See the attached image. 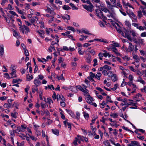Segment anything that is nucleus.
<instances>
[{"label":"nucleus","mask_w":146,"mask_h":146,"mask_svg":"<svg viewBox=\"0 0 146 146\" xmlns=\"http://www.w3.org/2000/svg\"><path fill=\"white\" fill-rule=\"evenodd\" d=\"M122 3L123 4V6L125 8L127 9V7L128 6L130 8L133 9L131 5L129 3H126L124 0H122Z\"/></svg>","instance_id":"9"},{"label":"nucleus","mask_w":146,"mask_h":146,"mask_svg":"<svg viewBox=\"0 0 146 146\" xmlns=\"http://www.w3.org/2000/svg\"><path fill=\"white\" fill-rule=\"evenodd\" d=\"M34 83L35 86H38L41 84V83L39 80L37 78H35L34 81Z\"/></svg>","instance_id":"10"},{"label":"nucleus","mask_w":146,"mask_h":146,"mask_svg":"<svg viewBox=\"0 0 146 146\" xmlns=\"http://www.w3.org/2000/svg\"><path fill=\"white\" fill-rule=\"evenodd\" d=\"M33 78L32 75L29 76V74H28L27 75L26 79L28 81H30Z\"/></svg>","instance_id":"28"},{"label":"nucleus","mask_w":146,"mask_h":146,"mask_svg":"<svg viewBox=\"0 0 146 146\" xmlns=\"http://www.w3.org/2000/svg\"><path fill=\"white\" fill-rule=\"evenodd\" d=\"M78 141V137H76L75 138V139L73 142V144L74 145L76 146L78 145L77 142Z\"/></svg>","instance_id":"42"},{"label":"nucleus","mask_w":146,"mask_h":146,"mask_svg":"<svg viewBox=\"0 0 146 146\" xmlns=\"http://www.w3.org/2000/svg\"><path fill=\"white\" fill-rule=\"evenodd\" d=\"M104 69H107L108 70H110L111 69V67L110 66H108L107 65H105L103 66Z\"/></svg>","instance_id":"51"},{"label":"nucleus","mask_w":146,"mask_h":146,"mask_svg":"<svg viewBox=\"0 0 146 146\" xmlns=\"http://www.w3.org/2000/svg\"><path fill=\"white\" fill-rule=\"evenodd\" d=\"M56 78H57V79L59 80H61L62 81H64L65 80V79L63 77V74H61L60 76H57L56 77Z\"/></svg>","instance_id":"22"},{"label":"nucleus","mask_w":146,"mask_h":146,"mask_svg":"<svg viewBox=\"0 0 146 146\" xmlns=\"http://www.w3.org/2000/svg\"><path fill=\"white\" fill-rule=\"evenodd\" d=\"M127 13L129 16L131 18H132L135 15L133 12H131L130 13L127 12Z\"/></svg>","instance_id":"46"},{"label":"nucleus","mask_w":146,"mask_h":146,"mask_svg":"<svg viewBox=\"0 0 146 146\" xmlns=\"http://www.w3.org/2000/svg\"><path fill=\"white\" fill-rule=\"evenodd\" d=\"M110 115L112 117L117 118V117L118 115L117 113H111Z\"/></svg>","instance_id":"29"},{"label":"nucleus","mask_w":146,"mask_h":146,"mask_svg":"<svg viewBox=\"0 0 146 146\" xmlns=\"http://www.w3.org/2000/svg\"><path fill=\"white\" fill-rule=\"evenodd\" d=\"M13 32V35L14 36L16 37H17V36H18L19 37H20V34L19 33L17 32L15 30H14Z\"/></svg>","instance_id":"33"},{"label":"nucleus","mask_w":146,"mask_h":146,"mask_svg":"<svg viewBox=\"0 0 146 146\" xmlns=\"http://www.w3.org/2000/svg\"><path fill=\"white\" fill-rule=\"evenodd\" d=\"M141 91L143 92L146 93V86H145L141 89Z\"/></svg>","instance_id":"59"},{"label":"nucleus","mask_w":146,"mask_h":146,"mask_svg":"<svg viewBox=\"0 0 146 146\" xmlns=\"http://www.w3.org/2000/svg\"><path fill=\"white\" fill-rule=\"evenodd\" d=\"M111 3L108 1H106V2L108 9L111 11H114V8L117 7L116 4L119 0H110Z\"/></svg>","instance_id":"2"},{"label":"nucleus","mask_w":146,"mask_h":146,"mask_svg":"<svg viewBox=\"0 0 146 146\" xmlns=\"http://www.w3.org/2000/svg\"><path fill=\"white\" fill-rule=\"evenodd\" d=\"M80 114L79 113L78 111L76 112V115L75 119L78 120L80 118Z\"/></svg>","instance_id":"41"},{"label":"nucleus","mask_w":146,"mask_h":146,"mask_svg":"<svg viewBox=\"0 0 146 146\" xmlns=\"http://www.w3.org/2000/svg\"><path fill=\"white\" fill-rule=\"evenodd\" d=\"M103 143L106 146H111L110 143L108 140H106L103 142Z\"/></svg>","instance_id":"40"},{"label":"nucleus","mask_w":146,"mask_h":146,"mask_svg":"<svg viewBox=\"0 0 146 146\" xmlns=\"http://www.w3.org/2000/svg\"><path fill=\"white\" fill-rule=\"evenodd\" d=\"M64 101H60V105L63 107H64L66 105V104Z\"/></svg>","instance_id":"57"},{"label":"nucleus","mask_w":146,"mask_h":146,"mask_svg":"<svg viewBox=\"0 0 146 146\" xmlns=\"http://www.w3.org/2000/svg\"><path fill=\"white\" fill-rule=\"evenodd\" d=\"M37 86H34L33 88L32 89V92L33 93H35V91H38Z\"/></svg>","instance_id":"45"},{"label":"nucleus","mask_w":146,"mask_h":146,"mask_svg":"<svg viewBox=\"0 0 146 146\" xmlns=\"http://www.w3.org/2000/svg\"><path fill=\"white\" fill-rule=\"evenodd\" d=\"M125 25L129 28H130L131 27V24L129 21H126L125 22Z\"/></svg>","instance_id":"35"},{"label":"nucleus","mask_w":146,"mask_h":146,"mask_svg":"<svg viewBox=\"0 0 146 146\" xmlns=\"http://www.w3.org/2000/svg\"><path fill=\"white\" fill-rule=\"evenodd\" d=\"M102 76V74L100 73H98L96 75H95V78H97L98 80H99L100 79V77Z\"/></svg>","instance_id":"37"},{"label":"nucleus","mask_w":146,"mask_h":146,"mask_svg":"<svg viewBox=\"0 0 146 146\" xmlns=\"http://www.w3.org/2000/svg\"><path fill=\"white\" fill-rule=\"evenodd\" d=\"M20 80V79H13V80L12 82L13 83H16L19 82Z\"/></svg>","instance_id":"61"},{"label":"nucleus","mask_w":146,"mask_h":146,"mask_svg":"<svg viewBox=\"0 0 146 146\" xmlns=\"http://www.w3.org/2000/svg\"><path fill=\"white\" fill-rule=\"evenodd\" d=\"M98 56L99 57V59L100 60L102 59V57L104 56L103 53L102 52H100L98 54Z\"/></svg>","instance_id":"50"},{"label":"nucleus","mask_w":146,"mask_h":146,"mask_svg":"<svg viewBox=\"0 0 146 146\" xmlns=\"http://www.w3.org/2000/svg\"><path fill=\"white\" fill-rule=\"evenodd\" d=\"M89 76L93 78H95V75L92 72H90V73Z\"/></svg>","instance_id":"64"},{"label":"nucleus","mask_w":146,"mask_h":146,"mask_svg":"<svg viewBox=\"0 0 146 146\" xmlns=\"http://www.w3.org/2000/svg\"><path fill=\"white\" fill-rule=\"evenodd\" d=\"M4 53V46L3 44L0 45V56H2Z\"/></svg>","instance_id":"16"},{"label":"nucleus","mask_w":146,"mask_h":146,"mask_svg":"<svg viewBox=\"0 0 146 146\" xmlns=\"http://www.w3.org/2000/svg\"><path fill=\"white\" fill-rule=\"evenodd\" d=\"M36 19H38L37 17L36 16H35L34 17H32L31 19H30L29 20V21L32 23L33 24L36 21Z\"/></svg>","instance_id":"19"},{"label":"nucleus","mask_w":146,"mask_h":146,"mask_svg":"<svg viewBox=\"0 0 146 146\" xmlns=\"http://www.w3.org/2000/svg\"><path fill=\"white\" fill-rule=\"evenodd\" d=\"M144 40L141 38H139L138 39V43L139 44H143Z\"/></svg>","instance_id":"56"},{"label":"nucleus","mask_w":146,"mask_h":146,"mask_svg":"<svg viewBox=\"0 0 146 146\" xmlns=\"http://www.w3.org/2000/svg\"><path fill=\"white\" fill-rule=\"evenodd\" d=\"M70 90L72 92H76L77 90V88L76 87L73 86L71 87L70 88Z\"/></svg>","instance_id":"47"},{"label":"nucleus","mask_w":146,"mask_h":146,"mask_svg":"<svg viewBox=\"0 0 146 146\" xmlns=\"http://www.w3.org/2000/svg\"><path fill=\"white\" fill-rule=\"evenodd\" d=\"M52 133L58 136L59 135V131L57 129H52Z\"/></svg>","instance_id":"31"},{"label":"nucleus","mask_w":146,"mask_h":146,"mask_svg":"<svg viewBox=\"0 0 146 146\" xmlns=\"http://www.w3.org/2000/svg\"><path fill=\"white\" fill-rule=\"evenodd\" d=\"M16 114L17 113L16 112L12 113H11V115L14 118H17Z\"/></svg>","instance_id":"62"},{"label":"nucleus","mask_w":146,"mask_h":146,"mask_svg":"<svg viewBox=\"0 0 146 146\" xmlns=\"http://www.w3.org/2000/svg\"><path fill=\"white\" fill-rule=\"evenodd\" d=\"M4 75H5L4 77L8 79H10L11 78V77H10L9 74L7 73L4 74Z\"/></svg>","instance_id":"53"},{"label":"nucleus","mask_w":146,"mask_h":146,"mask_svg":"<svg viewBox=\"0 0 146 146\" xmlns=\"http://www.w3.org/2000/svg\"><path fill=\"white\" fill-rule=\"evenodd\" d=\"M96 13L98 17L101 19H103L104 21H105L107 19V17L103 14V13L100 10L96 9Z\"/></svg>","instance_id":"3"},{"label":"nucleus","mask_w":146,"mask_h":146,"mask_svg":"<svg viewBox=\"0 0 146 146\" xmlns=\"http://www.w3.org/2000/svg\"><path fill=\"white\" fill-rule=\"evenodd\" d=\"M62 18L64 21L67 22L68 20H70V16L69 15L67 14H65L64 15L61 16Z\"/></svg>","instance_id":"11"},{"label":"nucleus","mask_w":146,"mask_h":146,"mask_svg":"<svg viewBox=\"0 0 146 146\" xmlns=\"http://www.w3.org/2000/svg\"><path fill=\"white\" fill-rule=\"evenodd\" d=\"M111 45L112 46H114V47H119V44L115 42H113V43L111 44Z\"/></svg>","instance_id":"34"},{"label":"nucleus","mask_w":146,"mask_h":146,"mask_svg":"<svg viewBox=\"0 0 146 146\" xmlns=\"http://www.w3.org/2000/svg\"><path fill=\"white\" fill-rule=\"evenodd\" d=\"M63 9L66 10H68L70 9V8L68 6L66 5H64L62 7Z\"/></svg>","instance_id":"44"},{"label":"nucleus","mask_w":146,"mask_h":146,"mask_svg":"<svg viewBox=\"0 0 146 146\" xmlns=\"http://www.w3.org/2000/svg\"><path fill=\"white\" fill-rule=\"evenodd\" d=\"M128 146H140L139 143L135 141H131V143L128 144Z\"/></svg>","instance_id":"8"},{"label":"nucleus","mask_w":146,"mask_h":146,"mask_svg":"<svg viewBox=\"0 0 146 146\" xmlns=\"http://www.w3.org/2000/svg\"><path fill=\"white\" fill-rule=\"evenodd\" d=\"M86 62L89 63L90 64L92 60L91 56L89 54H88V56L86 57Z\"/></svg>","instance_id":"17"},{"label":"nucleus","mask_w":146,"mask_h":146,"mask_svg":"<svg viewBox=\"0 0 146 146\" xmlns=\"http://www.w3.org/2000/svg\"><path fill=\"white\" fill-rule=\"evenodd\" d=\"M76 88L79 90L84 93V95L87 96H89L88 90L86 88H83L80 86H76Z\"/></svg>","instance_id":"5"},{"label":"nucleus","mask_w":146,"mask_h":146,"mask_svg":"<svg viewBox=\"0 0 146 146\" xmlns=\"http://www.w3.org/2000/svg\"><path fill=\"white\" fill-rule=\"evenodd\" d=\"M130 33L133 37L137 36L138 34L134 30L130 31Z\"/></svg>","instance_id":"32"},{"label":"nucleus","mask_w":146,"mask_h":146,"mask_svg":"<svg viewBox=\"0 0 146 146\" xmlns=\"http://www.w3.org/2000/svg\"><path fill=\"white\" fill-rule=\"evenodd\" d=\"M83 114L85 119L86 120H88L89 118V114L86 111L83 112Z\"/></svg>","instance_id":"23"},{"label":"nucleus","mask_w":146,"mask_h":146,"mask_svg":"<svg viewBox=\"0 0 146 146\" xmlns=\"http://www.w3.org/2000/svg\"><path fill=\"white\" fill-rule=\"evenodd\" d=\"M89 5L90 6H88L86 5H83V7L88 11L92 12L94 10V6L92 3L91 4H89Z\"/></svg>","instance_id":"6"},{"label":"nucleus","mask_w":146,"mask_h":146,"mask_svg":"<svg viewBox=\"0 0 146 146\" xmlns=\"http://www.w3.org/2000/svg\"><path fill=\"white\" fill-rule=\"evenodd\" d=\"M138 16L140 18H141L142 17V14L141 11H138Z\"/></svg>","instance_id":"63"},{"label":"nucleus","mask_w":146,"mask_h":146,"mask_svg":"<svg viewBox=\"0 0 146 146\" xmlns=\"http://www.w3.org/2000/svg\"><path fill=\"white\" fill-rule=\"evenodd\" d=\"M113 49V51L115 53L117 54V55H119L120 54V53L119 52L117 51V50L116 49V48L114 47V46H112V48Z\"/></svg>","instance_id":"24"},{"label":"nucleus","mask_w":146,"mask_h":146,"mask_svg":"<svg viewBox=\"0 0 146 146\" xmlns=\"http://www.w3.org/2000/svg\"><path fill=\"white\" fill-rule=\"evenodd\" d=\"M125 37H126L130 41H132V39L130 35L128 34V33H127V32L125 33Z\"/></svg>","instance_id":"25"},{"label":"nucleus","mask_w":146,"mask_h":146,"mask_svg":"<svg viewBox=\"0 0 146 146\" xmlns=\"http://www.w3.org/2000/svg\"><path fill=\"white\" fill-rule=\"evenodd\" d=\"M121 73L124 75V76L126 77L127 78V76L129 74V70L125 69L123 71H121Z\"/></svg>","instance_id":"14"},{"label":"nucleus","mask_w":146,"mask_h":146,"mask_svg":"<svg viewBox=\"0 0 146 146\" xmlns=\"http://www.w3.org/2000/svg\"><path fill=\"white\" fill-rule=\"evenodd\" d=\"M118 86V85L117 84H115L114 85V87L112 88H111V90L114 91L117 89Z\"/></svg>","instance_id":"52"},{"label":"nucleus","mask_w":146,"mask_h":146,"mask_svg":"<svg viewBox=\"0 0 146 146\" xmlns=\"http://www.w3.org/2000/svg\"><path fill=\"white\" fill-rule=\"evenodd\" d=\"M129 46L128 48L130 51H133L134 49V46L132 45V44L131 43H129Z\"/></svg>","instance_id":"38"},{"label":"nucleus","mask_w":146,"mask_h":146,"mask_svg":"<svg viewBox=\"0 0 146 146\" xmlns=\"http://www.w3.org/2000/svg\"><path fill=\"white\" fill-rule=\"evenodd\" d=\"M111 80L113 82H115L117 80V76L116 74H114V75L111 77Z\"/></svg>","instance_id":"30"},{"label":"nucleus","mask_w":146,"mask_h":146,"mask_svg":"<svg viewBox=\"0 0 146 146\" xmlns=\"http://www.w3.org/2000/svg\"><path fill=\"white\" fill-rule=\"evenodd\" d=\"M133 59L135 60L136 62L137 63H138L139 60V58L138 56L137 55H135L134 54H133Z\"/></svg>","instance_id":"21"},{"label":"nucleus","mask_w":146,"mask_h":146,"mask_svg":"<svg viewBox=\"0 0 146 146\" xmlns=\"http://www.w3.org/2000/svg\"><path fill=\"white\" fill-rule=\"evenodd\" d=\"M86 100L87 102L90 104L94 101L93 98L89 96L86 98Z\"/></svg>","instance_id":"12"},{"label":"nucleus","mask_w":146,"mask_h":146,"mask_svg":"<svg viewBox=\"0 0 146 146\" xmlns=\"http://www.w3.org/2000/svg\"><path fill=\"white\" fill-rule=\"evenodd\" d=\"M78 51L80 55H82L84 54V52L82 51L81 49L80 48L78 49Z\"/></svg>","instance_id":"58"},{"label":"nucleus","mask_w":146,"mask_h":146,"mask_svg":"<svg viewBox=\"0 0 146 146\" xmlns=\"http://www.w3.org/2000/svg\"><path fill=\"white\" fill-rule=\"evenodd\" d=\"M11 69L12 71L10 73V74L11 76V78H14L17 77L16 70L15 69H13V68H11Z\"/></svg>","instance_id":"7"},{"label":"nucleus","mask_w":146,"mask_h":146,"mask_svg":"<svg viewBox=\"0 0 146 146\" xmlns=\"http://www.w3.org/2000/svg\"><path fill=\"white\" fill-rule=\"evenodd\" d=\"M82 32L83 33L88 35H92L91 33H89V31L86 29L83 28L82 29Z\"/></svg>","instance_id":"18"},{"label":"nucleus","mask_w":146,"mask_h":146,"mask_svg":"<svg viewBox=\"0 0 146 146\" xmlns=\"http://www.w3.org/2000/svg\"><path fill=\"white\" fill-rule=\"evenodd\" d=\"M126 84H127L129 86H131L133 88H136V86L133 83V81H129L128 82H126Z\"/></svg>","instance_id":"20"},{"label":"nucleus","mask_w":146,"mask_h":146,"mask_svg":"<svg viewBox=\"0 0 146 146\" xmlns=\"http://www.w3.org/2000/svg\"><path fill=\"white\" fill-rule=\"evenodd\" d=\"M127 99L125 98H124L123 99H122L121 98L119 97V98H117V100L119 101H121L122 102H125V100Z\"/></svg>","instance_id":"48"},{"label":"nucleus","mask_w":146,"mask_h":146,"mask_svg":"<svg viewBox=\"0 0 146 146\" xmlns=\"http://www.w3.org/2000/svg\"><path fill=\"white\" fill-rule=\"evenodd\" d=\"M128 101L129 102L128 103V104H129V106H135V104L136 103L135 102L133 101L132 100L129 99L128 100Z\"/></svg>","instance_id":"26"},{"label":"nucleus","mask_w":146,"mask_h":146,"mask_svg":"<svg viewBox=\"0 0 146 146\" xmlns=\"http://www.w3.org/2000/svg\"><path fill=\"white\" fill-rule=\"evenodd\" d=\"M137 81L138 82L143 85L145 84V82L142 79L140 76H139L137 77Z\"/></svg>","instance_id":"15"},{"label":"nucleus","mask_w":146,"mask_h":146,"mask_svg":"<svg viewBox=\"0 0 146 146\" xmlns=\"http://www.w3.org/2000/svg\"><path fill=\"white\" fill-rule=\"evenodd\" d=\"M20 31L23 33L27 35H28V33L30 32L29 28L25 25H23V27H21V28L20 29Z\"/></svg>","instance_id":"4"},{"label":"nucleus","mask_w":146,"mask_h":146,"mask_svg":"<svg viewBox=\"0 0 146 146\" xmlns=\"http://www.w3.org/2000/svg\"><path fill=\"white\" fill-rule=\"evenodd\" d=\"M67 28L68 30H71L73 32H74L75 31V29L72 27L68 26V27Z\"/></svg>","instance_id":"49"},{"label":"nucleus","mask_w":146,"mask_h":146,"mask_svg":"<svg viewBox=\"0 0 146 146\" xmlns=\"http://www.w3.org/2000/svg\"><path fill=\"white\" fill-rule=\"evenodd\" d=\"M127 106V107H128L129 104H128V102L127 101V99L125 100V102H123V103H121L120 104V106Z\"/></svg>","instance_id":"27"},{"label":"nucleus","mask_w":146,"mask_h":146,"mask_svg":"<svg viewBox=\"0 0 146 146\" xmlns=\"http://www.w3.org/2000/svg\"><path fill=\"white\" fill-rule=\"evenodd\" d=\"M101 9L105 13V15L107 16L108 20L111 21L112 19H116V15L114 11H111V12L108 9L105 8H102Z\"/></svg>","instance_id":"1"},{"label":"nucleus","mask_w":146,"mask_h":146,"mask_svg":"<svg viewBox=\"0 0 146 146\" xmlns=\"http://www.w3.org/2000/svg\"><path fill=\"white\" fill-rule=\"evenodd\" d=\"M57 100L58 101L59 100L60 102L61 101H65V99L64 97L62 95H60L59 94L57 95Z\"/></svg>","instance_id":"13"},{"label":"nucleus","mask_w":146,"mask_h":146,"mask_svg":"<svg viewBox=\"0 0 146 146\" xmlns=\"http://www.w3.org/2000/svg\"><path fill=\"white\" fill-rule=\"evenodd\" d=\"M70 6H71L72 7V9H76V10H77L78 9V8L76 7L72 3H70Z\"/></svg>","instance_id":"43"},{"label":"nucleus","mask_w":146,"mask_h":146,"mask_svg":"<svg viewBox=\"0 0 146 146\" xmlns=\"http://www.w3.org/2000/svg\"><path fill=\"white\" fill-rule=\"evenodd\" d=\"M117 7L116 8H117V7H119L120 8H121V9H122V5L120 4V0L116 4Z\"/></svg>","instance_id":"54"},{"label":"nucleus","mask_w":146,"mask_h":146,"mask_svg":"<svg viewBox=\"0 0 146 146\" xmlns=\"http://www.w3.org/2000/svg\"><path fill=\"white\" fill-rule=\"evenodd\" d=\"M114 74L112 72L109 71L108 72L107 75L109 77H111Z\"/></svg>","instance_id":"60"},{"label":"nucleus","mask_w":146,"mask_h":146,"mask_svg":"<svg viewBox=\"0 0 146 146\" xmlns=\"http://www.w3.org/2000/svg\"><path fill=\"white\" fill-rule=\"evenodd\" d=\"M12 106V104L10 103H9L8 104H5L4 105V107L6 108H10Z\"/></svg>","instance_id":"36"},{"label":"nucleus","mask_w":146,"mask_h":146,"mask_svg":"<svg viewBox=\"0 0 146 146\" xmlns=\"http://www.w3.org/2000/svg\"><path fill=\"white\" fill-rule=\"evenodd\" d=\"M117 31L119 33L123 35V33L121 30V28L120 27H116L115 28Z\"/></svg>","instance_id":"39"},{"label":"nucleus","mask_w":146,"mask_h":146,"mask_svg":"<svg viewBox=\"0 0 146 146\" xmlns=\"http://www.w3.org/2000/svg\"><path fill=\"white\" fill-rule=\"evenodd\" d=\"M83 3H87V4H91V3L90 2L89 0H81Z\"/></svg>","instance_id":"55"}]
</instances>
